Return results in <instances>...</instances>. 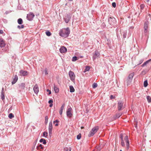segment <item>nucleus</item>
I'll return each mask as SVG.
<instances>
[{"instance_id":"1","label":"nucleus","mask_w":151,"mask_h":151,"mask_svg":"<svg viewBox=\"0 0 151 151\" xmlns=\"http://www.w3.org/2000/svg\"><path fill=\"white\" fill-rule=\"evenodd\" d=\"M70 33V30L68 27L61 29L59 32V35L63 37H67Z\"/></svg>"},{"instance_id":"2","label":"nucleus","mask_w":151,"mask_h":151,"mask_svg":"<svg viewBox=\"0 0 151 151\" xmlns=\"http://www.w3.org/2000/svg\"><path fill=\"white\" fill-rule=\"evenodd\" d=\"M99 127L98 126L95 127H93L90 132L88 134L89 137H91L93 136L99 130Z\"/></svg>"},{"instance_id":"3","label":"nucleus","mask_w":151,"mask_h":151,"mask_svg":"<svg viewBox=\"0 0 151 151\" xmlns=\"http://www.w3.org/2000/svg\"><path fill=\"white\" fill-rule=\"evenodd\" d=\"M134 76V73H132L129 74L127 79V85L128 86L130 85L132 82L133 77Z\"/></svg>"},{"instance_id":"4","label":"nucleus","mask_w":151,"mask_h":151,"mask_svg":"<svg viewBox=\"0 0 151 151\" xmlns=\"http://www.w3.org/2000/svg\"><path fill=\"white\" fill-rule=\"evenodd\" d=\"M149 22L148 21H146L144 24V32L145 33H147L148 32Z\"/></svg>"},{"instance_id":"5","label":"nucleus","mask_w":151,"mask_h":151,"mask_svg":"<svg viewBox=\"0 0 151 151\" xmlns=\"http://www.w3.org/2000/svg\"><path fill=\"white\" fill-rule=\"evenodd\" d=\"M69 76L71 81H73L75 80V76L73 72L70 71L69 72Z\"/></svg>"},{"instance_id":"6","label":"nucleus","mask_w":151,"mask_h":151,"mask_svg":"<svg viewBox=\"0 0 151 151\" xmlns=\"http://www.w3.org/2000/svg\"><path fill=\"white\" fill-rule=\"evenodd\" d=\"M124 140V142H125L126 143L127 146V149H128L129 147V143L128 140V137L127 136H125Z\"/></svg>"},{"instance_id":"7","label":"nucleus","mask_w":151,"mask_h":151,"mask_svg":"<svg viewBox=\"0 0 151 151\" xmlns=\"http://www.w3.org/2000/svg\"><path fill=\"white\" fill-rule=\"evenodd\" d=\"M34 16V14L30 12L27 15V18L29 20L31 21L32 19Z\"/></svg>"},{"instance_id":"8","label":"nucleus","mask_w":151,"mask_h":151,"mask_svg":"<svg viewBox=\"0 0 151 151\" xmlns=\"http://www.w3.org/2000/svg\"><path fill=\"white\" fill-rule=\"evenodd\" d=\"M67 49L66 47L64 46H61L59 49L60 52L61 53H64L67 52Z\"/></svg>"},{"instance_id":"9","label":"nucleus","mask_w":151,"mask_h":151,"mask_svg":"<svg viewBox=\"0 0 151 151\" xmlns=\"http://www.w3.org/2000/svg\"><path fill=\"white\" fill-rule=\"evenodd\" d=\"M109 23L111 25H113L116 22V20L114 18L110 17L108 19Z\"/></svg>"},{"instance_id":"10","label":"nucleus","mask_w":151,"mask_h":151,"mask_svg":"<svg viewBox=\"0 0 151 151\" xmlns=\"http://www.w3.org/2000/svg\"><path fill=\"white\" fill-rule=\"evenodd\" d=\"M52 122H50L49 124L48 127L49 132L50 134H51L52 133Z\"/></svg>"},{"instance_id":"11","label":"nucleus","mask_w":151,"mask_h":151,"mask_svg":"<svg viewBox=\"0 0 151 151\" xmlns=\"http://www.w3.org/2000/svg\"><path fill=\"white\" fill-rule=\"evenodd\" d=\"M70 17L68 14L66 15L64 18V19L65 22L66 23H68L70 20Z\"/></svg>"},{"instance_id":"12","label":"nucleus","mask_w":151,"mask_h":151,"mask_svg":"<svg viewBox=\"0 0 151 151\" xmlns=\"http://www.w3.org/2000/svg\"><path fill=\"white\" fill-rule=\"evenodd\" d=\"M118 109L119 110H121L122 107L123 103L121 101H119L118 102Z\"/></svg>"},{"instance_id":"13","label":"nucleus","mask_w":151,"mask_h":151,"mask_svg":"<svg viewBox=\"0 0 151 151\" xmlns=\"http://www.w3.org/2000/svg\"><path fill=\"white\" fill-rule=\"evenodd\" d=\"M33 90L35 93L37 94L39 92V88L37 85H36L33 88Z\"/></svg>"},{"instance_id":"14","label":"nucleus","mask_w":151,"mask_h":151,"mask_svg":"<svg viewBox=\"0 0 151 151\" xmlns=\"http://www.w3.org/2000/svg\"><path fill=\"white\" fill-rule=\"evenodd\" d=\"M100 55V53L97 51L95 52V54L93 57V59L95 60V59L98 57Z\"/></svg>"},{"instance_id":"15","label":"nucleus","mask_w":151,"mask_h":151,"mask_svg":"<svg viewBox=\"0 0 151 151\" xmlns=\"http://www.w3.org/2000/svg\"><path fill=\"white\" fill-rule=\"evenodd\" d=\"M123 134H121L120 135V137L121 138V145L122 146H124L125 145V144L124 143V140L123 139Z\"/></svg>"},{"instance_id":"16","label":"nucleus","mask_w":151,"mask_h":151,"mask_svg":"<svg viewBox=\"0 0 151 151\" xmlns=\"http://www.w3.org/2000/svg\"><path fill=\"white\" fill-rule=\"evenodd\" d=\"M5 45V42L2 39H0V46L1 47H3Z\"/></svg>"},{"instance_id":"17","label":"nucleus","mask_w":151,"mask_h":151,"mask_svg":"<svg viewBox=\"0 0 151 151\" xmlns=\"http://www.w3.org/2000/svg\"><path fill=\"white\" fill-rule=\"evenodd\" d=\"M20 73L21 75L23 76H25L27 75L28 73V72L26 71H23L21 70L20 71Z\"/></svg>"},{"instance_id":"18","label":"nucleus","mask_w":151,"mask_h":151,"mask_svg":"<svg viewBox=\"0 0 151 151\" xmlns=\"http://www.w3.org/2000/svg\"><path fill=\"white\" fill-rule=\"evenodd\" d=\"M18 80V77L16 75L14 77V78L13 81H12V85L15 84L17 81Z\"/></svg>"},{"instance_id":"19","label":"nucleus","mask_w":151,"mask_h":151,"mask_svg":"<svg viewBox=\"0 0 151 151\" xmlns=\"http://www.w3.org/2000/svg\"><path fill=\"white\" fill-rule=\"evenodd\" d=\"M151 61V59H149V60L146 61L144 63L141 65V66L142 67H143L145 66L146 65L149 63Z\"/></svg>"},{"instance_id":"20","label":"nucleus","mask_w":151,"mask_h":151,"mask_svg":"<svg viewBox=\"0 0 151 151\" xmlns=\"http://www.w3.org/2000/svg\"><path fill=\"white\" fill-rule=\"evenodd\" d=\"M43 148L44 147L42 146V145L41 144H40L37 147V149L38 150H40V151H41V149H43Z\"/></svg>"},{"instance_id":"21","label":"nucleus","mask_w":151,"mask_h":151,"mask_svg":"<svg viewBox=\"0 0 151 151\" xmlns=\"http://www.w3.org/2000/svg\"><path fill=\"white\" fill-rule=\"evenodd\" d=\"M90 68V66H86V69L85 70L83 71L84 73H86L87 71H88Z\"/></svg>"},{"instance_id":"22","label":"nucleus","mask_w":151,"mask_h":151,"mask_svg":"<svg viewBox=\"0 0 151 151\" xmlns=\"http://www.w3.org/2000/svg\"><path fill=\"white\" fill-rule=\"evenodd\" d=\"M54 89L56 93H58L59 92V89L55 86H54Z\"/></svg>"},{"instance_id":"23","label":"nucleus","mask_w":151,"mask_h":151,"mask_svg":"<svg viewBox=\"0 0 151 151\" xmlns=\"http://www.w3.org/2000/svg\"><path fill=\"white\" fill-rule=\"evenodd\" d=\"M70 91L71 92H73L75 91V89L72 86H70Z\"/></svg>"},{"instance_id":"24","label":"nucleus","mask_w":151,"mask_h":151,"mask_svg":"<svg viewBox=\"0 0 151 151\" xmlns=\"http://www.w3.org/2000/svg\"><path fill=\"white\" fill-rule=\"evenodd\" d=\"M67 116L69 117H71L72 116V114L71 112L67 111Z\"/></svg>"},{"instance_id":"25","label":"nucleus","mask_w":151,"mask_h":151,"mask_svg":"<svg viewBox=\"0 0 151 151\" xmlns=\"http://www.w3.org/2000/svg\"><path fill=\"white\" fill-rule=\"evenodd\" d=\"M17 22L18 23L20 24H22L23 22L21 18L18 19Z\"/></svg>"},{"instance_id":"26","label":"nucleus","mask_w":151,"mask_h":151,"mask_svg":"<svg viewBox=\"0 0 151 151\" xmlns=\"http://www.w3.org/2000/svg\"><path fill=\"white\" fill-rule=\"evenodd\" d=\"M1 98L3 100L4 99V95L3 91H2L1 92Z\"/></svg>"},{"instance_id":"27","label":"nucleus","mask_w":151,"mask_h":151,"mask_svg":"<svg viewBox=\"0 0 151 151\" xmlns=\"http://www.w3.org/2000/svg\"><path fill=\"white\" fill-rule=\"evenodd\" d=\"M43 135L44 137H47V136H48V133L47 132H43Z\"/></svg>"},{"instance_id":"28","label":"nucleus","mask_w":151,"mask_h":151,"mask_svg":"<svg viewBox=\"0 0 151 151\" xmlns=\"http://www.w3.org/2000/svg\"><path fill=\"white\" fill-rule=\"evenodd\" d=\"M148 85L147 81V80L145 81L144 83V86L145 87H146Z\"/></svg>"},{"instance_id":"29","label":"nucleus","mask_w":151,"mask_h":151,"mask_svg":"<svg viewBox=\"0 0 151 151\" xmlns=\"http://www.w3.org/2000/svg\"><path fill=\"white\" fill-rule=\"evenodd\" d=\"M45 34L46 35L48 36H50L51 35V33L49 31H47L45 32Z\"/></svg>"},{"instance_id":"30","label":"nucleus","mask_w":151,"mask_h":151,"mask_svg":"<svg viewBox=\"0 0 151 151\" xmlns=\"http://www.w3.org/2000/svg\"><path fill=\"white\" fill-rule=\"evenodd\" d=\"M147 99L149 102H151V97L149 96H147Z\"/></svg>"},{"instance_id":"31","label":"nucleus","mask_w":151,"mask_h":151,"mask_svg":"<svg viewBox=\"0 0 151 151\" xmlns=\"http://www.w3.org/2000/svg\"><path fill=\"white\" fill-rule=\"evenodd\" d=\"M8 116L10 119H12L14 117V116L12 113H10L9 114Z\"/></svg>"},{"instance_id":"32","label":"nucleus","mask_w":151,"mask_h":151,"mask_svg":"<svg viewBox=\"0 0 151 151\" xmlns=\"http://www.w3.org/2000/svg\"><path fill=\"white\" fill-rule=\"evenodd\" d=\"M48 117L47 116H45V124H47V123L48 120Z\"/></svg>"},{"instance_id":"33","label":"nucleus","mask_w":151,"mask_h":151,"mask_svg":"<svg viewBox=\"0 0 151 151\" xmlns=\"http://www.w3.org/2000/svg\"><path fill=\"white\" fill-rule=\"evenodd\" d=\"M59 121L57 120H56L55 121H54L53 123L54 124L56 123V124L55 125V126H57L58 125V123Z\"/></svg>"},{"instance_id":"34","label":"nucleus","mask_w":151,"mask_h":151,"mask_svg":"<svg viewBox=\"0 0 151 151\" xmlns=\"http://www.w3.org/2000/svg\"><path fill=\"white\" fill-rule=\"evenodd\" d=\"M97 86V84L96 83H94L92 85V87L93 88H95Z\"/></svg>"},{"instance_id":"35","label":"nucleus","mask_w":151,"mask_h":151,"mask_svg":"<svg viewBox=\"0 0 151 151\" xmlns=\"http://www.w3.org/2000/svg\"><path fill=\"white\" fill-rule=\"evenodd\" d=\"M81 134L80 133L77 136V138L78 139H81Z\"/></svg>"},{"instance_id":"36","label":"nucleus","mask_w":151,"mask_h":151,"mask_svg":"<svg viewBox=\"0 0 151 151\" xmlns=\"http://www.w3.org/2000/svg\"><path fill=\"white\" fill-rule=\"evenodd\" d=\"M78 60L76 56L73 57V58L72 61H76V60Z\"/></svg>"},{"instance_id":"37","label":"nucleus","mask_w":151,"mask_h":151,"mask_svg":"<svg viewBox=\"0 0 151 151\" xmlns=\"http://www.w3.org/2000/svg\"><path fill=\"white\" fill-rule=\"evenodd\" d=\"M65 106V104H63L62 105V106L61 107L60 110H62L63 111V110Z\"/></svg>"},{"instance_id":"38","label":"nucleus","mask_w":151,"mask_h":151,"mask_svg":"<svg viewBox=\"0 0 151 151\" xmlns=\"http://www.w3.org/2000/svg\"><path fill=\"white\" fill-rule=\"evenodd\" d=\"M65 106V104H63L62 105V106L61 107L60 110H62L63 111V110Z\"/></svg>"},{"instance_id":"39","label":"nucleus","mask_w":151,"mask_h":151,"mask_svg":"<svg viewBox=\"0 0 151 151\" xmlns=\"http://www.w3.org/2000/svg\"><path fill=\"white\" fill-rule=\"evenodd\" d=\"M17 27L19 29L23 28L24 27V26L23 25H22L21 26L18 25V26Z\"/></svg>"},{"instance_id":"40","label":"nucleus","mask_w":151,"mask_h":151,"mask_svg":"<svg viewBox=\"0 0 151 151\" xmlns=\"http://www.w3.org/2000/svg\"><path fill=\"white\" fill-rule=\"evenodd\" d=\"M72 110V108L71 107H70L68 109L67 111L71 112Z\"/></svg>"},{"instance_id":"41","label":"nucleus","mask_w":151,"mask_h":151,"mask_svg":"<svg viewBox=\"0 0 151 151\" xmlns=\"http://www.w3.org/2000/svg\"><path fill=\"white\" fill-rule=\"evenodd\" d=\"M44 72L46 75L48 74V73H47V68L45 69V70Z\"/></svg>"},{"instance_id":"42","label":"nucleus","mask_w":151,"mask_h":151,"mask_svg":"<svg viewBox=\"0 0 151 151\" xmlns=\"http://www.w3.org/2000/svg\"><path fill=\"white\" fill-rule=\"evenodd\" d=\"M20 87H22L23 89H24L25 87V84L24 83H22L20 85Z\"/></svg>"},{"instance_id":"43","label":"nucleus","mask_w":151,"mask_h":151,"mask_svg":"<svg viewBox=\"0 0 151 151\" xmlns=\"http://www.w3.org/2000/svg\"><path fill=\"white\" fill-rule=\"evenodd\" d=\"M145 7V6L144 4H142L140 5L141 9H144Z\"/></svg>"},{"instance_id":"44","label":"nucleus","mask_w":151,"mask_h":151,"mask_svg":"<svg viewBox=\"0 0 151 151\" xmlns=\"http://www.w3.org/2000/svg\"><path fill=\"white\" fill-rule=\"evenodd\" d=\"M112 6L114 7V8L116 6V4L115 3V2L112 3Z\"/></svg>"},{"instance_id":"45","label":"nucleus","mask_w":151,"mask_h":151,"mask_svg":"<svg viewBox=\"0 0 151 151\" xmlns=\"http://www.w3.org/2000/svg\"><path fill=\"white\" fill-rule=\"evenodd\" d=\"M138 122L137 121H135L134 122V124L135 125V127L137 128V123Z\"/></svg>"},{"instance_id":"46","label":"nucleus","mask_w":151,"mask_h":151,"mask_svg":"<svg viewBox=\"0 0 151 151\" xmlns=\"http://www.w3.org/2000/svg\"><path fill=\"white\" fill-rule=\"evenodd\" d=\"M47 91L48 92V95H50L51 93V91L49 89H47Z\"/></svg>"},{"instance_id":"47","label":"nucleus","mask_w":151,"mask_h":151,"mask_svg":"<svg viewBox=\"0 0 151 151\" xmlns=\"http://www.w3.org/2000/svg\"><path fill=\"white\" fill-rule=\"evenodd\" d=\"M143 60H141L139 61V64H138V65L140 64L141 63H142L143 62Z\"/></svg>"},{"instance_id":"48","label":"nucleus","mask_w":151,"mask_h":151,"mask_svg":"<svg viewBox=\"0 0 151 151\" xmlns=\"http://www.w3.org/2000/svg\"><path fill=\"white\" fill-rule=\"evenodd\" d=\"M43 142V144L44 145L46 144V141L45 139H44V140H43V142Z\"/></svg>"},{"instance_id":"49","label":"nucleus","mask_w":151,"mask_h":151,"mask_svg":"<svg viewBox=\"0 0 151 151\" xmlns=\"http://www.w3.org/2000/svg\"><path fill=\"white\" fill-rule=\"evenodd\" d=\"M110 98L111 99H114L115 97L114 96H113V95H111L110 96Z\"/></svg>"},{"instance_id":"50","label":"nucleus","mask_w":151,"mask_h":151,"mask_svg":"<svg viewBox=\"0 0 151 151\" xmlns=\"http://www.w3.org/2000/svg\"><path fill=\"white\" fill-rule=\"evenodd\" d=\"M48 103L49 104H52L53 103V101L52 100H50L49 101Z\"/></svg>"},{"instance_id":"51","label":"nucleus","mask_w":151,"mask_h":151,"mask_svg":"<svg viewBox=\"0 0 151 151\" xmlns=\"http://www.w3.org/2000/svg\"><path fill=\"white\" fill-rule=\"evenodd\" d=\"M147 17H149V18H150V19H151V16L150 15V14H148L147 16Z\"/></svg>"},{"instance_id":"52","label":"nucleus","mask_w":151,"mask_h":151,"mask_svg":"<svg viewBox=\"0 0 151 151\" xmlns=\"http://www.w3.org/2000/svg\"><path fill=\"white\" fill-rule=\"evenodd\" d=\"M62 113H63V111L60 110V111H59L60 114V115H62Z\"/></svg>"},{"instance_id":"53","label":"nucleus","mask_w":151,"mask_h":151,"mask_svg":"<svg viewBox=\"0 0 151 151\" xmlns=\"http://www.w3.org/2000/svg\"><path fill=\"white\" fill-rule=\"evenodd\" d=\"M44 139H40V142H43V140H44Z\"/></svg>"},{"instance_id":"54","label":"nucleus","mask_w":151,"mask_h":151,"mask_svg":"<svg viewBox=\"0 0 151 151\" xmlns=\"http://www.w3.org/2000/svg\"><path fill=\"white\" fill-rule=\"evenodd\" d=\"M121 115L119 114H116V116L118 118Z\"/></svg>"},{"instance_id":"55","label":"nucleus","mask_w":151,"mask_h":151,"mask_svg":"<svg viewBox=\"0 0 151 151\" xmlns=\"http://www.w3.org/2000/svg\"><path fill=\"white\" fill-rule=\"evenodd\" d=\"M3 33V31L2 30H0V34H2Z\"/></svg>"},{"instance_id":"56","label":"nucleus","mask_w":151,"mask_h":151,"mask_svg":"<svg viewBox=\"0 0 151 151\" xmlns=\"http://www.w3.org/2000/svg\"><path fill=\"white\" fill-rule=\"evenodd\" d=\"M50 104V105L49 106H50V107H52V105H52V104Z\"/></svg>"},{"instance_id":"57","label":"nucleus","mask_w":151,"mask_h":151,"mask_svg":"<svg viewBox=\"0 0 151 151\" xmlns=\"http://www.w3.org/2000/svg\"><path fill=\"white\" fill-rule=\"evenodd\" d=\"M84 128V127H81V129H83Z\"/></svg>"},{"instance_id":"58","label":"nucleus","mask_w":151,"mask_h":151,"mask_svg":"<svg viewBox=\"0 0 151 151\" xmlns=\"http://www.w3.org/2000/svg\"><path fill=\"white\" fill-rule=\"evenodd\" d=\"M147 2H149V0H147Z\"/></svg>"},{"instance_id":"59","label":"nucleus","mask_w":151,"mask_h":151,"mask_svg":"<svg viewBox=\"0 0 151 151\" xmlns=\"http://www.w3.org/2000/svg\"><path fill=\"white\" fill-rule=\"evenodd\" d=\"M69 151H71V149H70V150H69Z\"/></svg>"},{"instance_id":"60","label":"nucleus","mask_w":151,"mask_h":151,"mask_svg":"<svg viewBox=\"0 0 151 151\" xmlns=\"http://www.w3.org/2000/svg\"><path fill=\"white\" fill-rule=\"evenodd\" d=\"M120 151H122V150H120Z\"/></svg>"}]
</instances>
